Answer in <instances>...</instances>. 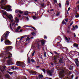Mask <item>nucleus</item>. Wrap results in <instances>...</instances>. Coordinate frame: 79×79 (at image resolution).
Instances as JSON below:
<instances>
[{"mask_svg": "<svg viewBox=\"0 0 79 79\" xmlns=\"http://www.w3.org/2000/svg\"><path fill=\"white\" fill-rule=\"evenodd\" d=\"M8 35H9V33L8 32H6L4 33L1 38V42H3V40H6L8 39Z\"/></svg>", "mask_w": 79, "mask_h": 79, "instance_id": "1", "label": "nucleus"}, {"mask_svg": "<svg viewBox=\"0 0 79 79\" xmlns=\"http://www.w3.org/2000/svg\"><path fill=\"white\" fill-rule=\"evenodd\" d=\"M10 55H11V53H10V52H7L6 53V57L5 58V59H6V58L7 59H8H8H9V58H10L11 57Z\"/></svg>", "mask_w": 79, "mask_h": 79, "instance_id": "2", "label": "nucleus"}, {"mask_svg": "<svg viewBox=\"0 0 79 79\" xmlns=\"http://www.w3.org/2000/svg\"><path fill=\"white\" fill-rule=\"evenodd\" d=\"M63 74H64V70H62L59 73L60 76L61 77H63L64 76V75Z\"/></svg>", "mask_w": 79, "mask_h": 79, "instance_id": "3", "label": "nucleus"}, {"mask_svg": "<svg viewBox=\"0 0 79 79\" xmlns=\"http://www.w3.org/2000/svg\"><path fill=\"white\" fill-rule=\"evenodd\" d=\"M4 43L6 45H8L9 44H11V42L10 41L8 40H5Z\"/></svg>", "mask_w": 79, "mask_h": 79, "instance_id": "4", "label": "nucleus"}, {"mask_svg": "<svg viewBox=\"0 0 79 79\" xmlns=\"http://www.w3.org/2000/svg\"><path fill=\"white\" fill-rule=\"evenodd\" d=\"M47 74L49 76H52V71L50 70H47Z\"/></svg>", "mask_w": 79, "mask_h": 79, "instance_id": "5", "label": "nucleus"}, {"mask_svg": "<svg viewBox=\"0 0 79 79\" xmlns=\"http://www.w3.org/2000/svg\"><path fill=\"white\" fill-rule=\"evenodd\" d=\"M7 17L10 20H11V22H13V17H12V15H7Z\"/></svg>", "mask_w": 79, "mask_h": 79, "instance_id": "6", "label": "nucleus"}, {"mask_svg": "<svg viewBox=\"0 0 79 79\" xmlns=\"http://www.w3.org/2000/svg\"><path fill=\"white\" fill-rule=\"evenodd\" d=\"M6 8L7 9L6 10V11H11V7L10 6H7Z\"/></svg>", "mask_w": 79, "mask_h": 79, "instance_id": "7", "label": "nucleus"}, {"mask_svg": "<svg viewBox=\"0 0 79 79\" xmlns=\"http://www.w3.org/2000/svg\"><path fill=\"white\" fill-rule=\"evenodd\" d=\"M15 13H19L20 14H22L23 13V11H21L20 10H15Z\"/></svg>", "mask_w": 79, "mask_h": 79, "instance_id": "8", "label": "nucleus"}, {"mask_svg": "<svg viewBox=\"0 0 79 79\" xmlns=\"http://www.w3.org/2000/svg\"><path fill=\"white\" fill-rule=\"evenodd\" d=\"M0 4L1 5L3 6L6 5V3H5V2L4 1V0H2Z\"/></svg>", "mask_w": 79, "mask_h": 79, "instance_id": "9", "label": "nucleus"}, {"mask_svg": "<svg viewBox=\"0 0 79 79\" xmlns=\"http://www.w3.org/2000/svg\"><path fill=\"white\" fill-rule=\"evenodd\" d=\"M23 27H31V28H32L34 30H35V31H36V29H35V28L33 27H30V26H27V25H25Z\"/></svg>", "mask_w": 79, "mask_h": 79, "instance_id": "10", "label": "nucleus"}, {"mask_svg": "<svg viewBox=\"0 0 79 79\" xmlns=\"http://www.w3.org/2000/svg\"><path fill=\"white\" fill-rule=\"evenodd\" d=\"M21 64V63L19 61H17L16 63L17 66H20Z\"/></svg>", "mask_w": 79, "mask_h": 79, "instance_id": "11", "label": "nucleus"}, {"mask_svg": "<svg viewBox=\"0 0 79 79\" xmlns=\"http://www.w3.org/2000/svg\"><path fill=\"white\" fill-rule=\"evenodd\" d=\"M39 42H41V44L42 45H44L45 43V40H40L39 41Z\"/></svg>", "mask_w": 79, "mask_h": 79, "instance_id": "12", "label": "nucleus"}, {"mask_svg": "<svg viewBox=\"0 0 79 79\" xmlns=\"http://www.w3.org/2000/svg\"><path fill=\"white\" fill-rule=\"evenodd\" d=\"M73 45V47H76V48L78 47V44H76V43H74Z\"/></svg>", "mask_w": 79, "mask_h": 79, "instance_id": "13", "label": "nucleus"}, {"mask_svg": "<svg viewBox=\"0 0 79 79\" xmlns=\"http://www.w3.org/2000/svg\"><path fill=\"white\" fill-rule=\"evenodd\" d=\"M59 62L60 63H63V59L61 58L59 60Z\"/></svg>", "mask_w": 79, "mask_h": 79, "instance_id": "14", "label": "nucleus"}, {"mask_svg": "<svg viewBox=\"0 0 79 79\" xmlns=\"http://www.w3.org/2000/svg\"><path fill=\"white\" fill-rule=\"evenodd\" d=\"M29 13V12L27 11H24V14L25 15H28V14Z\"/></svg>", "mask_w": 79, "mask_h": 79, "instance_id": "15", "label": "nucleus"}, {"mask_svg": "<svg viewBox=\"0 0 79 79\" xmlns=\"http://www.w3.org/2000/svg\"><path fill=\"white\" fill-rule=\"evenodd\" d=\"M27 35H24L23 36L21 37V38L20 40V41H21V40H22V39H23V38H24V37H27Z\"/></svg>", "mask_w": 79, "mask_h": 79, "instance_id": "16", "label": "nucleus"}, {"mask_svg": "<svg viewBox=\"0 0 79 79\" xmlns=\"http://www.w3.org/2000/svg\"><path fill=\"white\" fill-rule=\"evenodd\" d=\"M15 21L16 22H17V23H18V22H19V19L17 17H15Z\"/></svg>", "mask_w": 79, "mask_h": 79, "instance_id": "17", "label": "nucleus"}, {"mask_svg": "<svg viewBox=\"0 0 79 79\" xmlns=\"http://www.w3.org/2000/svg\"><path fill=\"white\" fill-rule=\"evenodd\" d=\"M27 63H31V59L30 58L28 57L27 59Z\"/></svg>", "mask_w": 79, "mask_h": 79, "instance_id": "18", "label": "nucleus"}, {"mask_svg": "<svg viewBox=\"0 0 79 79\" xmlns=\"http://www.w3.org/2000/svg\"><path fill=\"white\" fill-rule=\"evenodd\" d=\"M44 77V76L42 74L39 75L38 77L40 79Z\"/></svg>", "mask_w": 79, "mask_h": 79, "instance_id": "19", "label": "nucleus"}, {"mask_svg": "<svg viewBox=\"0 0 79 79\" xmlns=\"http://www.w3.org/2000/svg\"><path fill=\"white\" fill-rule=\"evenodd\" d=\"M58 57H56V56H55L54 58V59H53V61H55L56 60V59L58 58Z\"/></svg>", "mask_w": 79, "mask_h": 79, "instance_id": "20", "label": "nucleus"}, {"mask_svg": "<svg viewBox=\"0 0 79 79\" xmlns=\"http://www.w3.org/2000/svg\"><path fill=\"white\" fill-rule=\"evenodd\" d=\"M5 50H10V46L6 47L5 49Z\"/></svg>", "mask_w": 79, "mask_h": 79, "instance_id": "21", "label": "nucleus"}, {"mask_svg": "<svg viewBox=\"0 0 79 79\" xmlns=\"http://www.w3.org/2000/svg\"><path fill=\"white\" fill-rule=\"evenodd\" d=\"M69 1H66V3H65V5H69Z\"/></svg>", "mask_w": 79, "mask_h": 79, "instance_id": "22", "label": "nucleus"}, {"mask_svg": "<svg viewBox=\"0 0 79 79\" xmlns=\"http://www.w3.org/2000/svg\"><path fill=\"white\" fill-rule=\"evenodd\" d=\"M30 40V38H29L28 37L26 39V42H27V41L28 40Z\"/></svg>", "mask_w": 79, "mask_h": 79, "instance_id": "23", "label": "nucleus"}, {"mask_svg": "<svg viewBox=\"0 0 79 79\" xmlns=\"http://www.w3.org/2000/svg\"><path fill=\"white\" fill-rule=\"evenodd\" d=\"M31 34H32V35H34V36H35V35H36L35 33L34 32H31Z\"/></svg>", "mask_w": 79, "mask_h": 79, "instance_id": "24", "label": "nucleus"}, {"mask_svg": "<svg viewBox=\"0 0 79 79\" xmlns=\"http://www.w3.org/2000/svg\"><path fill=\"white\" fill-rule=\"evenodd\" d=\"M6 69V66H4L2 68V70H3V71H4V70H5Z\"/></svg>", "mask_w": 79, "mask_h": 79, "instance_id": "25", "label": "nucleus"}, {"mask_svg": "<svg viewBox=\"0 0 79 79\" xmlns=\"http://www.w3.org/2000/svg\"><path fill=\"white\" fill-rule=\"evenodd\" d=\"M75 63L77 67H79V64H78V62H77V61H75Z\"/></svg>", "mask_w": 79, "mask_h": 79, "instance_id": "26", "label": "nucleus"}, {"mask_svg": "<svg viewBox=\"0 0 79 79\" xmlns=\"http://www.w3.org/2000/svg\"><path fill=\"white\" fill-rule=\"evenodd\" d=\"M57 39L59 40H61V37L60 36H59L58 37Z\"/></svg>", "mask_w": 79, "mask_h": 79, "instance_id": "27", "label": "nucleus"}, {"mask_svg": "<svg viewBox=\"0 0 79 79\" xmlns=\"http://www.w3.org/2000/svg\"><path fill=\"white\" fill-rule=\"evenodd\" d=\"M60 12H57V14H56V16H58V15H60Z\"/></svg>", "mask_w": 79, "mask_h": 79, "instance_id": "28", "label": "nucleus"}, {"mask_svg": "<svg viewBox=\"0 0 79 79\" xmlns=\"http://www.w3.org/2000/svg\"><path fill=\"white\" fill-rule=\"evenodd\" d=\"M11 60H8L7 62L8 64H10L11 63Z\"/></svg>", "mask_w": 79, "mask_h": 79, "instance_id": "29", "label": "nucleus"}, {"mask_svg": "<svg viewBox=\"0 0 79 79\" xmlns=\"http://www.w3.org/2000/svg\"><path fill=\"white\" fill-rule=\"evenodd\" d=\"M73 66H70V67L69 68V69L70 70H72V69H73Z\"/></svg>", "mask_w": 79, "mask_h": 79, "instance_id": "30", "label": "nucleus"}, {"mask_svg": "<svg viewBox=\"0 0 79 79\" xmlns=\"http://www.w3.org/2000/svg\"><path fill=\"white\" fill-rule=\"evenodd\" d=\"M31 61L32 63H35V61L34 59H31Z\"/></svg>", "mask_w": 79, "mask_h": 79, "instance_id": "31", "label": "nucleus"}, {"mask_svg": "<svg viewBox=\"0 0 79 79\" xmlns=\"http://www.w3.org/2000/svg\"><path fill=\"white\" fill-rule=\"evenodd\" d=\"M75 17H76V18H79V14H77V15H76Z\"/></svg>", "mask_w": 79, "mask_h": 79, "instance_id": "32", "label": "nucleus"}, {"mask_svg": "<svg viewBox=\"0 0 79 79\" xmlns=\"http://www.w3.org/2000/svg\"><path fill=\"white\" fill-rule=\"evenodd\" d=\"M6 77H7V78H8V77H9L10 76H9V75L7 74L6 75Z\"/></svg>", "mask_w": 79, "mask_h": 79, "instance_id": "33", "label": "nucleus"}, {"mask_svg": "<svg viewBox=\"0 0 79 79\" xmlns=\"http://www.w3.org/2000/svg\"><path fill=\"white\" fill-rule=\"evenodd\" d=\"M21 65H22V66L24 65V62H21Z\"/></svg>", "mask_w": 79, "mask_h": 79, "instance_id": "34", "label": "nucleus"}, {"mask_svg": "<svg viewBox=\"0 0 79 79\" xmlns=\"http://www.w3.org/2000/svg\"><path fill=\"white\" fill-rule=\"evenodd\" d=\"M33 19H35L37 18V17L35 16H33Z\"/></svg>", "mask_w": 79, "mask_h": 79, "instance_id": "35", "label": "nucleus"}, {"mask_svg": "<svg viewBox=\"0 0 79 79\" xmlns=\"http://www.w3.org/2000/svg\"><path fill=\"white\" fill-rule=\"evenodd\" d=\"M44 5H45V4L44 3L41 4V6L42 7L44 6Z\"/></svg>", "mask_w": 79, "mask_h": 79, "instance_id": "36", "label": "nucleus"}, {"mask_svg": "<svg viewBox=\"0 0 79 79\" xmlns=\"http://www.w3.org/2000/svg\"><path fill=\"white\" fill-rule=\"evenodd\" d=\"M42 39H38L37 40V42H40V41H40V40H42Z\"/></svg>", "mask_w": 79, "mask_h": 79, "instance_id": "37", "label": "nucleus"}, {"mask_svg": "<svg viewBox=\"0 0 79 79\" xmlns=\"http://www.w3.org/2000/svg\"><path fill=\"white\" fill-rule=\"evenodd\" d=\"M21 29V27H20V26L18 27H17L18 30H19V29Z\"/></svg>", "mask_w": 79, "mask_h": 79, "instance_id": "38", "label": "nucleus"}, {"mask_svg": "<svg viewBox=\"0 0 79 79\" xmlns=\"http://www.w3.org/2000/svg\"><path fill=\"white\" fill-rule=\"evenodd\" d=\"M62 23L63 24H66V22H65L64 20H63L62 22Z\"/></svg>", "mask_w": 79, "mask_h": 79, "instance_id": "39", "label": "nucleus"}, {"mask_svg": "<svg viewBox=\"0 0 79 79\" xmlns=\"http://www.w3.org/2000/svg\"><path fill=\"white\" fill-rule=\"evenodd\" d=\"M44 39H47V37L45 35L44 36Z\"/></svg>", "mask_w": 79, "mask_h": 79, "instance_id": "40", "label": "nucleus"}, {"mask_svg": "<svg viewBox=\"0 0 79 79\" xmlns=\"http://www.w3.org/2000/svg\"><path fill=\"white\" fill-rule=\"evenodd\" d=\"M8 73H9V74H10L11 75V74H13V72H8Z\"/></svg>", "mask_w": 79, "mask_h": 79, "instance_id": "41", "label": "nucleus"}, {"mask_svg": "<svg viewBox=\"0 0 79 79\" xmlns=\"http://www.w3.org/2000/svg\"><path fill=\"white\" fill-rule=\"evenodd\" d=\"M10 27L11 30H13V28H12V27H11V24H10Z\"/></svg>", "mask_w": 79, "mask_h": 79, "instance_id": "42", "label": "nucleus"}, {"mask_svg": "<svg viewBox=\"0 0 79 79\" xmlns=\"http://www.w3.org/2000/svg\"><path fill=\"white\" fill-rule=\"evenodd\" d=\"M73 24V22L72 21L71 23H70V26H72Z\"/></svg>", "mask_w": 79, "mask_h": 79, "instance_id": "43", "label": "nucleus"}, {"mask_svg": "<svg viewBox=\"0 0 79 79\" xmlns=\"http://www.w3.org/2000/svg\"><path fill=\"white\" fill-rule=\"evenodd\" d=\"M65 39L66 40H67V41H69V39H68V38H67V37H65Z\"/></svg>", "mask_w": 79, "mask_h": 79, "instance_id": "44", "label": "nucleus"}, {"mask_svg": "<svg viewBox=\"0 0 79 79\" xmlns=\"http://www.w3.org/2000/svg\"><path fill=\"white\" fill-rule=\"evenodd\" d=\"M76 61H77V63H78L79 64V60H78V59H76Z\"/></svg>", "mask_w": 79, "mask_h": 79, "instance_id": "45", "label": "nucleus"}, {"mask_svg": "<svg viewBox=\"0 0 79 79\" xmlns=\"http://www.w3.org/2000/svg\"><path fill=\"white\" fill-rule=\"evenodd\" d=\"M34 53H35V51L33 52L32 54V56H34Z\"/></svg>", "mask_w": 79, "mask_h": 79, "instance_id": "46", "label": "nucleus"}, {"mask_svg": "<svg viewBox=\"0 0 79 79\" xmlns=\"http://www.w3.org/2000/svg\"><path fill=\"white\" fill-rule=\"evenodd\" d=\"M31 72L33 73H36V72H35V71H31Z\"/></svg>", "mask_w": 79, "mask_h": 79, "instance_id": "47", "label": "nucleus"}, {"mask_svg": "<svg viewBox=\"0 0 79 79\" xmlns=\"http://www.w3.org/2000/svg\"><path fill=\"white\" fill-rule=\"evenodd\" d=\"M59 7H60V8H61V3H59Z\"/></svg>", "mask_w": 79, "mask_h": 79, "instance_id": "48", "label": "nucleus"}, {"mask_svg": "<svg viewBox=\"0 0 79 79\" xmlns=\"http://www.w3.org/2000/svg\"><path fill=\"white\" fill-rule=\"evenodd\" d=\"M44 57H46V52H45L44 53Z\"/></svg>", "mask_w": 79, "mask_h": 79, "instance_id": "49", "label": "nucleus"}, {"mask_svg": "<svg viewBox=\"0 0 79 79\" xmlns=\"http://www.w3.org/2000/svg\"><path fill=\"white\" fill-rule=\"evenodd\" d=\"M13 48V47L11 46H9V49L10 50H11Z\"/></svg>", "mask_w": 79, "mask_h": 79, "instance_id": "50", "label": "nucleus"}, {"mask_svg": "<svg viewBox=\"0 0 79 79\" xmlns=\"http://www.w3.org/2000/svg\"><path fill=\"white\" fill-rule=\"evenodd\" d=\"M55 3H57V1H56V0H53Z\"/></svg>", "mask_w": 79, "mask_h": 79, "instance_id": "51", "label": "nucleus"}, {"mask_svg": "<svg viewBox=\"0 0 79 79\" xmlns=\"http://www.w3.org/2000/svg\"><path fill=\"white\" fill-rule=\"evenodd\" d=\"M75 29H77L78 28V26L77 25L75 26Z\"/></svg>", "mask_w": 79, "mask_h": 79, "instance_id": "52", "label": "nucleus"}, {"mask_svg": "<svg viewBox=\"0 0 79 79\" xmlns=\"http://www.w3.org/2000/svg\"><path fill=\"white\" fill-rule=\"evenodd\" d=\"M43 71L44 73H45V69H43Z\"/></svg>", "mask_w": 79, "mask_h": 79, "instance_id": "53", "label": "nucleus"}, {"mask_svg": "<svg viewBox=\"0 0 79 79\" xmlns=\"http://www.w3.org/2000/svg\"><path fill=\"white\" fill-rule=\"evenodd\" d=\"M15 32H19V31L18 30H15Z\"/></svg>", "mask_w": 79, "mask_h": 79, "instance_id": "54", "label": "nucleus"}, {"mask_svg": "<svg viewBox=\"0 0 79 79\" xmlns=\"http://www.w3.org/2000/svg\"><path fill=\"white\" fill-rule=\"evenodd\" d=\"M73 77H74V75H73V74L71 76V77H72V79H73Z\"/></svg>", "mask_w": 79, "mask_h": 79, "instance_id": "55", "label": "nucleus"}, {"mask_svg": "<svg viewBox=\"0 0 79 79\" xmlns=\"http://www.w3.org/2000/svg\"><path fill=\"white\" fill-rule=\"evenodd\" d=\"M11 69H15V67H12V68H11Z\"/></svg>", "mask_w": 79, "mask_h": 79, "instance_id": "56", "label": "nucleus"}, {"mask_svg": "<svg viewBox=\"0 0 79 79\" xmlns=\"http://www.w3.org/2000/svg\"><path fill=\"white\" fill-rule=\"evenodd\" d=\"M54 53H55L56 54H57V55H58V53L57 52H56V51H54Z\"/></svg>", "mask_w": 79, "mask_h": 79, "instance_id": "57", "label": "nucleus"}, {"mask_svg": "<svg viewBox=\"0 0 79 79\" xmlns=\"http://www.w3.org/2000/svg\"><path fill=\"white\" fill-rule=\"evenodd\" d=\"M37 47L38 48H39V47H40V45H39V44H38Z\"/></svg>", "mask_w": 79, "mask_h": 79, "instance_id": "58", "label": "nucleus"}, {"mask_svg": "<svg viewBox=\"0 0 79 79\" xmlns=\"http://www.w3.org/2000/svg\"><path fill=\"white\" fill-rule=\"evenodd\" d=\"M18 16H19V18H20V17H21V15H20L19 14H18Z\"/></svg>", "mask_w": 79, "mask_h": 79, "instance_id": "59", "label": "nucleus"}, {"mask_svg": "<svg viewBox=\"0 0 79 79\" xmlns=\"http://www.w3.org/2000/svg\"><path fill=\"white\" fill-rule=\"evenodd\" d=\"M69 10H70V8L69 7L68 9V10H67V11H69Z\"/></svg>", "mask_w": 79, "mask_h": 79, "instance_id": "60", "label": "nucleus"}, {"mask_svg": "<svg viewBox=\"0 0 79 79\" xmlns=\"http://www.w3.org/2000/svg\"><path fill=\"white\" fill-rule=\"evenodd\" d=\"M65 21H66V22H68V20L67 19H65Z\"/></svg>", "mask_w": 79, "mask_h": 79, "instance_id": "61", "label": "nucleus"}, {"mask_svg": "<svg viewBox=\"0 0 79 79\" xmlns=\"http://www.w3.org/2000/svg\"><path fill=\"white\" fill-rule=\"evenodd\" d=\"M18 69V68H17V67H15V69Z\"/></svg>", "mask_w": 79, "mask_h": 79, "instance_id": "62", "label": "nucleus"}, {"mask_svg": "<svg viewBox=\"0 0 79 79\" xmlns=\"http://www.w3.org/2000/svg\"><path fill=\"white\" fill-rule=\"evenodd\" d=\"M74 37H76V34H75V33H74Z\"/></svg>", "mask_w": 79, "mask_h": 79, "instance_id": "63", "label": "nucleus"}, {"mask_svg": "<svg viewBox=\"0 0 79 79\" xmlns=\"http://www.w3.org/2000/svg\"><path fill=\"white\" fill-rule=\"evenodd\" d=\"M73 29H76V27L74 26H73Z\"/></svg>", "mask_w": 79, "mask_h": 79, "instance_id": "64", "label": "nucleus"}]
</instances>
